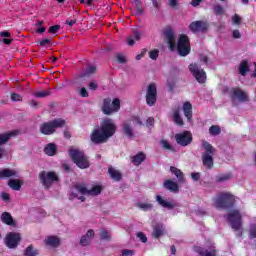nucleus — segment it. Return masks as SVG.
<instances>
[{"label": "nucleus", "instance_id": "nucleus-29", "mask_svg": "<svg viewBox=\"0 0 256 256\" xmlns=\"http://www.w3.org/2000/svg\"><path fill=\"white\" fill-rule=\"evenodd\" d=\"M21 185H23V180L10 179L8 181V186L10 189H13V191H20Z\"/></svg>", "mask_w": 256, "mask_h": 256}, {"label": "nucleus", "instance_id": "nucleus-44", "mask_svg": "<svg viewBox=\"0 0 256 256\" xmlns=\"http://www.w3.org/2000/svg\"><path fill=\"white\" fill-rule=\"evenodd\" d=\"M232 23H233V25H241V16L238 14H235L232 17Z\"/></svg>", "mask_w": 256, "mask_h": 256}, {"label": "nucleus", "instance_id": "nucleus-9", "mask_svg": "<svg viewBox=\"0 0 256 256\" xmlns=\"http://www.w3.org/2000/svg\"><path fill=\"white\" fill-rule=\"evenodd\" d=\"M40 183L46 188L49 189L53 183L59 181V176L55 172L42 171L39 174Z\"/></svg>", "mask_w": 256, "mask_h": 256}, {"label": "nucleus", "instance_id": "nucleus-13", "mask_svg": "<svg viewBox=\"0 0 256 256\" xmlns=\"http://www.w3.org/2000/svg\"><path fill=\"white\" fill-rule=\"evenodd\" d=\"M177 51L181 57H186L191 53V46L189 44V38L185 35H181L178 40Z\"/></svg>", "mask_w": 256, "mask_h": 256}, {"label": "nucleus", "instance_id": "nucleus-42", "mask_svg": "<svg viewBox=\"0 0 256 256\" xmlns=\"http://www.w3.org/2000/svg\"><path fill=\"white\" fill-rule=\"evenodd\" d=\"M33 95L34 97L43 98L49 96V92L47 90H43L39 92H34Z\"/></svg>", "mask_w": 256, "mask_h": 256}, {"label": "nucleus", "instance_id": "nucleus-43", "mask_svg": "<svg viewBox=\"0 0 256 256\" xmlns=\"http://www.w3.org/2000/svg\"><path fill=\"white\" fill-rule=\"evenodd\" d=\"M149 57H150V59H152L153 61H156L157 57H159V50H157V49L151 50V51L149 52Z\"/></svg>", "mask_w": 256, "mask_h": 256}, {"label": "nucleus", "instance_id": "nucleus-57", "mask_svg": "<svg viewBox=\"0 0 256 256\" xmlns=\"http://www.w3.org/2000/svg\"><path fill=\"white\" fill-rule=\"evenodd\" d=\"M228 179H229V175H221L217 177L218 182L227 181Z\"/></svg>", "mask_w": 256, "mask_h": 256}, {"label": "nucleus", "instance_id": "nucleus-37", "mask_svg": "<svg viewBox=\"0 0 256 256\" xmlns=\"http://www.w3.org/2000/svg\"><path fill=\"white\" fill-rule=\"evenodd\" d=\"M137 207L142 211H151V209H153V204L146 202H138Z\"/></svg>", "mask_w": 256, "mask_h": 256}, {"label": "nucleus", "instance_id": "nucleus-27", "mask_svg": "<svg viewBox=\"0 0 256 256\" xmlns=\"http://www.w3.org/2000/svg\"><path fill=\"white\" fill-rule=\"evenodd\" d=\"M183 111L188 121H191V119L193 118V106L191 105V103L185 102L183 105Z\"/></svg>", "mask_w": 256, "mask_h": 256}, {"label": "nucleus", "instance_id": "nucleus-25", "mask_svg": "<svg viewBox=\"0 0 256 256\" xmlns=\"http://www.w3.org/2000/svg\"><path fill=\"white\" fill-rule=\"evenodd\" d=\"M10 177H19V173L13 169L0 170V179L10 178Z\"/></svg>", "mask_w": 256, "mask_h": 256}, {"label": "nucleus", "instance_id": "nucleus-53", "mask_svg": "<svg viewBox=\"0 0 256 256\" xmlns=\"http://www.w3.org/2000/svg\"><path fill=\"white\" fill-rule=\"evenodd\" d=\"M97 87H99V85L95 81L90 82L89 89L91 91H96Z\"/></svg>", "mask_w": 256, "mask_h": 256}, {"label": "nucleus", "instance_id": "nucleus-11", "mask_svg": "<svg viewBox=\"0 0 256 256\" xmlns=\"http://www.w3.org/2000/svg\"><path fill=\"white\" fill-rule=\"evenodd\" d=\"M189 71L198 83H205L207 81V73L197 63L190 64Z\"/></svg>", "mask_w": 256, "mask_h": 256}, {"label": "nucleus", "instance_id": "nucleus-32", "mask_svg": "<svg viewBox=\"0 0 256 256\" xmlns=\"http://www.w3.org/2000/svg\"><path fill=\"white\" fill-rule=\"evenodd\" d=\"M195 251L200 254V256H215V248H211L210 250H204L201 247H196Z\"/></svg>", "mask_w": 256, "mask_h": 256}, {"label": "nucleus", "instance_id": "nucleus-56", "mask_svg": "<svg viewBox=\"0 0 256 256\" xmlns=\"http://www.w3.org/2000/svg\"><path fill=\"white\" fill-rule=\"evenodd\" d=\"M232 35H233L234 39H241V32H239V30H234L232 32Z\"/></svg>", "mask_w": 256, "mask_h": 256}, {"label": "nucleus", "instance_id": "nucleus-26", "mask_svg": "<svg viewBox=\"0 0 256 256\" xmlns=\"http://www.w3.org/2000/svg\"><path fill=\"white\" fill-rule=\"evenodd\" d=\"M143 37V34L139 31H134L133 35L128 37L127 43L130 47H133L135 45V41H141V38Z\"/></svg>", "mask_w": 256, "mask_h": 256}, {"label": "nucleus", "instance_id": "nucleus-34", "mask_svg": "<svg viewBox=\"0 0 256 256\" xmlns=\"http://www.w3.org/2000/svg\"><path fill=\"white\" fill-rule=\"evenodd\" d=\"M165 233V227L163 225H157L154 227L153 236L159 239Z\"/></svg>", "mask_w": 256, "mask_h": 256}, {"label": "nucleus", "instance_id": "nucleus-63", "mask_svg": "<svg viewBox=\"0 0 256 256\" xmlns=\"http://www.w3.org/2000/svg\"><path fill=\"white\" fill-rule=\"evenodd\" d=\"M177 1L179 0H169L170 7H177Z\"/></svg>", "mask_w": 256, "mask_h": 256}, {"label": "nucleus", "instance_id": "nucleus-10", "mask_svg": "<svg viewBox=\"0 0 256 256\" xmlns=\"http://www.w3.org/2000/svg\"><path fill=\"white\" fill-rule=\"evenodd\" d=\"M137 125H143V121L138 116H133L130 120L123 123V133L126 137H133V127Z\"/></svg>", "mask_w": 256, "mask_h": 256}, {"label": "nucleus", "instance_id": "nucleus-22", "mask_svg": "<svg viewBox=\"0 0 256 256\" xmlns=\"http://www.w3.org/2000/svg\"><path fill=\"white\" fill-rule=\"evenodd\" d=\"M156 201L161 207H164L165 209H175L177 204L174 202H169L167 199L163 198V196L157 195L156 196Z\"/></svg>", "mask_w": 256, "mask_h": 256}, {"label": "nucleus", "instance_id": "nucleus-51", "mask_svg": "<svg viewBox=\"0 0 256 256\" xmlns=\"http://www.w3.org/2000/svg\"><path fill=\"white\" fill-rule=\"evenodd\" d=\"M214 11L215 13H217L218 15H223V7L221 5H217L214 7Z\"/></svg>", "mask_w": 256, "mask_h": 256}, {"label": "nucleus", "instance_id": "nucleus-15", "mask_svg": "<svg viewBox=\"0 0 256 256\" xmlns=\"http://www.w3.org/2000/svg\"><path fill=\"white\" fill-rule=\"evenodd\" d=\"M175 139L178 145H181L182 147H187V145H189L193 141V136H191V132L185 131L183 133L176 134Z\"/></svg>", "mask_w": 256, "mask_h": 256}, {"label": "nucleus", "instance_id": "nucleus-14", "mask_svg": "<svg viewBox=\"0 0 256 256\" xmlns=\"http://www.w3.org/2000/svg\"><path fill=\"white\" fill-rule=\"evenodd\" d=\"M21 241V234L10 232L6 235L5 245L9 249H15Z\"/></svg>", "mask_w": 256, "mask_h": 256}, {"label": "nucleus", "instance_id": "nucleus-60", "mask_svg": "<svg viewBox=\"0 0 256 256\" xmlns=\"http://www.w3.org/2000/svg\"><path fill=\"white\" fill-rule=\"evenodd\" d=\"M12 101H21V95L19 94H12L11 95Z\"/></svg>", "mask_w": 256, "mask_h": 256}, {"label": "nucleus", "instance_id": "nucleus-17", "mask_svg": "<svg viewBox=\"0 0 256 256\" xmlns=\"http://www.w3.org/2000/svg\"><path fill=\"white\" fill-rule=\"evenodd\" d=\"M44 245L46 247H50L51 249H57L61 247V238L59 236L50 235L44 239Z\"/></svg>", "mask_w": 256, "mask_h": 256}, {"label": "nucleus", "instance_id": "nucleus-33", "mask_svg": "<svg viewBox=\"0 0 256 256\" xmlns=\"http://www.w3.org/2000/svg\"><path fill=\"white\" fill-rule=\"evenodd\" d=\"M108 173L114 181H121V172L115 168H109Z\"/></svg>", "mask_w": 256, "mask_h": 256}, {"label": "nucleus", "instance_id": "nucleus-23", "mask_svg": "<svg viewBox=\"0 0 256 256\" xmlns=\"http://www.w3.org/2000/svg\"><path fill=\"white\" fill-rule=\"evenodd\" d=\"M164 187L171 193H179V184L171 179L164 181Z\"/></svg>", "mask_w": 256, "mask_h": 256}, {"label": "nucleus", "instance_id": "nucleus-41", "mask_svg": "<svg viewBox=\"0 0 256 256\" xmlns=\"http://www.w3.org/2000/svg\"><path fill=\"white\" fill-rule=\"evenodd\" d=\"M160 145L167 151H173V146L167 140H161Z\"/></svg>", "mask_w": 256, "mask_h": 256}, {"label": "nucleus", "instance_id": "nucleus-35", "mask_svg": "<svg viewBox=\"0 0 256 256\" xmlns=\"http://www.w3.org/2000/svg\"><path fill=\"white\" fill-rule=\"evenodd\" d=\"M172 117L176 125H180V126L183 125V118H181V114L178 109L173 111Z\"/></svg>", "mask_w": 256, "mask_h": 256}, {"label": "nucleus", "instance_id": "nucleus-31", "mask_svg": "<svg viewBox=\"0 0 256 256\" xmlns=\"http://www.w3.org/2000/svg\"><path fill=\"white\" fill-rule=\"evenodd\" d=\"M44 153L48 155L49 157H53L55 153H57V146L54 143H49L44 148Z\"/></svg>", "mask_w": 256, "mask_h": 256}, {"label": "nucleus", "instance_id": "nucleus-36", "mask_svg": "<svg viewBox=\"0 0 256 256\" xmlns=\"http://www.w3.org/2000/svg\"><path fill=\"white\" fill-rule=\"evenodd\" d=\"M1 221L2 223H5L6 225H13V217L11 216V214L4 212L1 215Z\"/></svg>", "mask_w": 256, "mask_h": 256}, {"label": "nucleus", "instance_id": "nucleus-18", "mask_svg": "<svg viewBox=\"0 0 256 256\" xmlns=\"http://www.w3.org/2000/svg\"><path fill=\"white\" fill-rule=\"evenodd\" d=\"M164 37L167 40L168 47L170 51H174L177 49V44L175 43V34L173 33V30L167 29L164 31Z\"/></svg>", "mask_w": 256, "mask_h": 256}, {"label": "nucleus", "instance_id": "nucleus-21", "mask_svg": "<svg viewBox=\"0 0 256 256\" xmlns=\"http://www.w3.org/2000/svg\"><path fill=\"white\" fill-rule=\"evenodd\" d=\"M19 135V131L13 130L10 132H5L0 134V145H5L9 142V140L13 139V137H17Z\"/></svg>", "mask_w": 256, "mask_h": 256}, {"label": "nucleus", "instance_id": "nucleus-62", "mask_svg": "<svg viewBox=\"0 0 256 256\" xmlns=\"http://www.w3.org/2000/svg\"><path fill=\"white\" fill-rule=\"evenodd\" d=\"M0 37H11V33L9 31H3L0 33Z\"/></svg>", "mask_w": 256, "mask_h": 256}, {"label": "nucleus", "instance_id": "nucleus-16", "mask_svg": "<svg viewBox=\"0 0 256 256\" xmlns=\"http://www.w3.org/2000/svg\"><path fill=\"white\" fill-rule=\"evenodd\" d=\"M156 101H157V86H155V84H150L148 86V90L146 93V103L150 107H153Z\"/></svg>", "mask_w": 256, "mask_h": 256}, {"label": "nucleus", "instance_id": "nucleus-55", "mask_svg": "<svg viewBox=\"0 0 256 256\" xmlns=\"http://www.w3.org/2000/svg\"><path fill=\"white\" fill-rule=\"evenodd\" d=\"M96 67L95 66H90L87 71H86V75H93V73H95L96 71Z\"/></svg>", "mask_w": 256, "mask_h": 256}, {"label": "nucleus", "instance_id": "nucleus-24", "mask_svg": "<svg viewBox=\"0 0 256 256\" xmlns=\"http://www.w3.org/2000/svg\"><path fill=\"white\" fill-rule=\"evenodd\" d=\"M145 159H147V156L145 155V153L139 152L136 155L131 157V163H133V165H135L136 167H139V165H141V163H143Z\"/></svg>", "mask_w": 256, "mask_h": 256}, {"label": "nucleus", "instance_id": "nucleus-40", "mask_svg": "<svg viewBox=\"0 0 256 256\" xmlns=\"http://www.w3.org/2000/svg\"><path fill=\"white\" fill-rule=\"evenodd\" d=\"M100 239L103 241H110L111 240V232L107 230H102L100 233Z\"/></svg>", "mask_w": 256, "mask_h": 256}, {"label": "nucleus", "instance_id": "nucleus-1", "mask_svg": "<svg viewBox=\"0 0 256 256\" xmlns=\"http://www.w3.org/2000/svg\"><path fill=\"white\" fill-rule=\"evenodd\" d=\"M117 131V126L115 122L111 119H104L100 127L95 128L90 136L92 143H106L107 140L111 139Z\"/></svg>", "mask_w": 256, "mask_h": 256}, {"label": "nucleus", "instance_id": "nucleus-19", "mask_svg": "<svg viewBox=\"0 0 256 256\" xmlns=\"http://www.w3.org/2000/svg\"><path fill=\"white\" fill-rule=\"evenodd\" d=\"M190 31L197 33L199 31H207L209 24L205 21H194L189 26Z\"/></svg>", "mask_w": 256, "mask_h": 256}, {"label": "nucleus", "instance_id": "nucleus-64", "mask_svg": "<svg viewBox=\"0 0 256 256\" xmlns=\"http://www.w3.org/2000/svg\"><path fill=\"white\" fill-rule=\"evenodd\" d=\"M254 66V72L250 74V77L255 78L256 77V63H253Z\"/></svg>", "mask_w": 256, "mask_h": 256}, {"label": "nucleus", "instance_id": "nucleus-50", "mask_svg": "<svg viewBox=\"0 0 256 256\" xmlns=\"http://www.w3.org/2000/svg\"><path fill=\"white\" fill-rule=\"evenodd\" d=\"M79 95L80 97H89V92H87V89L85 88H80Z\"/></svg>", "mask_w": 256, "mask_h": 256}, {"label": "nucleus", "instance_id": "nucleus-6", "mask_svg": "<svg viewBox=\"0 0 256 256\" xmlns=\"http://www.w3.org/2000/svg\"><path fill=\"white\" fill-rule=\"evenodd\" d=\"M65 125V120L58 118L52 121L46 122L40 126V132L43 135H53L57 129Z\"/></svg>", "mask_w": 256, "mask_h": 256}, {"label": "nucleus", "instance_id": "nucleus-38", "mask_svg": "<svg viewBox=\"0 0 256 256\" xmlns=\"http://www.w3.org/2000/svg\"><path fill=\"white\" fill-rule=\"evenodd\" d=\"M39 255V250L34 248L33 246H28L25 250V256H37Z\"/></svg>", "mask_w": 256, "mask_h": 256}, {"label": "nucleus", "instance_id": "nucleus-49", "mask_svg": "<svg viewBox=\"0 0 256 256\" xmlns=\"http://www.w3.org/2000/svg\"><path fill=\"white\" fill-rule=\"evenodd\" d=\"M137 237H138V239H140L142 241V243H147V236H145L144 233L138 232Z\"/></svg>", "mask_w": 256, "mask_h": 256}, {"label": "nucleus", "instance_id": "nucleus-39", "mask_svg": "<svg viewBox=\"0 0 256 256\" xmlns=\"http://www.w3.org/2000/svg\"><path fill=\"white\" fill-rule=\"evenodd\" d=\"M210 135L217 136L221 134V127L213 125L209 128Z\"/></svg>", "mask_w": 256, "mask_h": 256}, {"label": "nucleus", "instance_id": "nucleus-7", "mask_svg": "<svg viewBox=\"0 0 256 256\" xmlns=\"http://www.w3.org/2000/svg\"><path fill=\"white\" fill-rule=\"evenodd\" d=\"M70 157L72 161H74L75 165L79 167V169H88L89 167V159L85 156V153L79 149H71Z\"/></svg>", "mask_w": 256, "mask_h": 256}, {"label": "nucleus", "instance_id": "nucleus-46", "mask_svg": "<svg viewBox=\"0 0 256 256\" xmlns=\"http://www.w3.org/2000/svg\"><path fill=\"white\" fill-rule=\"evenodd\" d=\"M116 61H117L118 63H126L127 58H126L125 55H123V54H118V55L116 56Z\"/></svg>", "mask_w": 256, "mask_h": 256}, {"label": "nucleus", "instance_id": "nucleus-59", "mask_svg": "<svg viewBox=\"0 0 256 256\" xmlns=\"http://www.w3.org/2000/svg\"><path fill=\"white\" fill-rule=\"evenodd\" d=\"M76 23H77L76 19H73V20L67 19L66 20V25H69V27H73Z\"/></svg>", "mask_w": 256, "mask_h": 256}, {"label": "nucleus", "instance_id": "nucleus-28", "mask_svg": "<svg viewBox=\"0 0 256 256\" xmlns=\"http://www.w3.org/2000/svg\"><path fill=\"white\" fill-rule=\"evenodd\" d=\"M238 72L240 73V75H242V77H245V75L249 73V62H247V60H243L242 62H240V64L238 65Z\"/></svg>", "mask_w": 256, "mask_h": 256}, {"label": "nucleus", "instance_id": "nucleus-4", "mask_svg": "<svg viewBox=\"0 0 256 256\" xmlns=\"http://www.w3.org/2000/svg\"><path fill=\"white\" fill-rule=\"evenodd\" d=\"M235 202V196L231 195V193H221L213 198V207L216 209H225L233 205Z\"/></svg>", "mask_w": 256, "mask_h": 256}, {"label": "nucleus", "instance_id": "nucleus-30", "mask_svg": "<svg viewBox=\"0 0 256 256\" xmlns=\"http://www.w3.org/2000/svg\"><path fill=\"white\" fill-rule=\"evenodd\" d=\"M170 171L173 175H175V177H177L178 181L180 183H185V176L183 175V172L176 167H170Z\"/></svg>", "mask_w": 256, "mask_h": 256}, {"label": "nucleus", "instance_id": "nucleus-3", "mask_svg": "<svg viewBox=\"0 0 256 256\" xmlns=\"http://www.w3.org/2000/svg\"><path fill=\"white\" fill-rule=\"evenodd\" d=\"M243 214L239 210H231L227 215L228 223L234 231H240L238 237L243 235V222L241 221Z\"/></svg>", "mask_w": 256, "mask_h": 256}, {"label": "nucleus", "instance_id": "nucleus-20", "mask_svg": "<svg viewBox=\"0 0 256 256\" xmlns=\"http://www.w3.org/2000/svg\"><path fill=\"white\" fill-rule=\"evenodd\" d=\"M93 237H95V231L93 229H89L86 234H84L80 239V245L82 247H87L91 245V241L93 240Z\"/></svg>", "mask_w": 256, "mask_h": 256}, {"label": "nucleus", "instance_id": "nucleus-48", "mask_svg": "<svg viewBox=\"0 0 256 256\" xmlns=\"http://www.w3.org/2000/svg\"><path fill=\"white\" fill-rule=\"evenodd\" d=\"M135 255V251L129 250V249H124L122 250V256H133Z\"/></svg>", "mask_w": 256, "mask_h": 256}, {"label": "nucleus", "instance_id": "nucleus-5", "mask_svg": "<svg viewBox=\"0 0 256 256\" xmlns=\"http://www.w3.org/2000/svg\"><path fill=\"white\" fill-rule=\"evenodd\" d=\"M202 149L204 151L202 155L203 165L204 167L211 169V167H213V155H215V148L211 146L209 142L203 141Z\"/></svg>", "mask_w": 256, "mask_h": 256}, {"label": "nucleus", "instance_id": "nucleus-2", "mask_svg": "<svg viewBox=\"0 0 256 256\" xmlns=\"http://www.w3.org/2000/svg\"><path fill=\"white\" fill-rule=\"evenodd\" d=\"M103 191V186L100 184H94L91 188L85 187L83 184L76 185L74 191L70 195V199H79L80 201H85L83 195H88L90 197H97Z\"/></svg>", "mask_w": 256, "mask_h": 256}, {"label": "nucleus", "instance_id": "nucleus-52", "mask_svg": "<svg viewBox=\"0 0 256 256\" xmlns=\"http://www.w3.org/2000/svg\"><path fill=\"white\" fill-rule=\"evenodd\" d=\"M145 53H147V49H143L140 54L136 55V61H141L145 57Z\"/></svg>", "mask_w": 256, "mask_h": 256}, {"label": "nucleus", "instance_id": "nucleus-8", "mask_svg": "<svg viewBox=\"0 0 256 256\" xmlns=\"http://www.w3.org/2000/svg\"><path fill=\"white\" fill-rule=\"evenodd\" d=\"M119 109H121V100H119V98H115L113 101H111L110 98H105L103 100L102 111L104 115L119 113Z\"/></svg>", "mask_w": 256, "mask_h": 256}, {"label": "nucleus", "instance_id": "nucleus-45", "mask_svg": "<svg viewBox=\"0 0 256 256\" xmlns=\"http://www.w3.org/2000/svg\"><path fill=\"white\" fill-rule=\"evenodd\" d=\"M59 29H61V26H60V25L51 26V27L48 29V33H51L52 35H55V33H57V31H59Z\"/></svg>", "mask_w": 256, "mask_h": 256}, {"label": "nucleus", "instance_id": "nucleus-58", "mask_svg": "<svg viewBox=\"0 0 256 256\" xmlns=\"http://www.w3.org/2000/svg\"><path fill=\"white\" fill-rule=\"evenodd\" d=\"M191 177H192L193 181H199V179H201V174H199V173H192Z\"/></svg>", "mask_w": 256, "mask_h": 256}, {"label": "nucleus", "instance_id": "nucleus-54", "mask_svg": "<svg viewBox=\"0 0 256 256\" xmlns=\"http://www.w3.org/2000/svg\"><path fill=\"white\" fill-rule=\"evenodd\" d=\"M49 43H51V39L49 38H45L42 41H40V47H45V45H49Z\"/></svg>", "mask_w": 256, "mask_h": 256}, {"label": "nucleus", "instance_id": "nucleus-47", "mask_svg": "<svg viewBox=\"0 0 256 256\" xmlns=\"http://www.w3.org/2000/svg\"><path fill=\"white\" fill-rule=\"evenodd\" d=\"M153 125H155V118L149 117L146 120V127L151 128V127H153Z\"/></svg>", "mask_w": 256, "mask_h": 256}, {"label": "nucleus", "instance_id": "nucleus-12", "mask_svg": "<svg viewBox=\"0 0 256 256\" xmlns=\"http://www.w3.org/2000/svg\"><path fill=\"white\" fill-rule=\"evenodd\" d=\"M229 94L234 101H239V103H247L249 101V94L239 87L231 88Z\"/></svg>", "mask_w": 256, "mask_h": 256}, {"label": "nucleus", "instance_id": "nucleus-61", "mask_svg": "<svg viewBox=\"0 0 256 256\" xmlns=\"http://www.w3.org/2000/svg\"><path fill=\"white\" fill-rule=\"evenodd\" d=\"M1 198L3 199V201H9L10 199L9 194H7L6 192L1 194Z\"/></svg>", "mask_w": 256, "mask_h": 256}]
</instances>
